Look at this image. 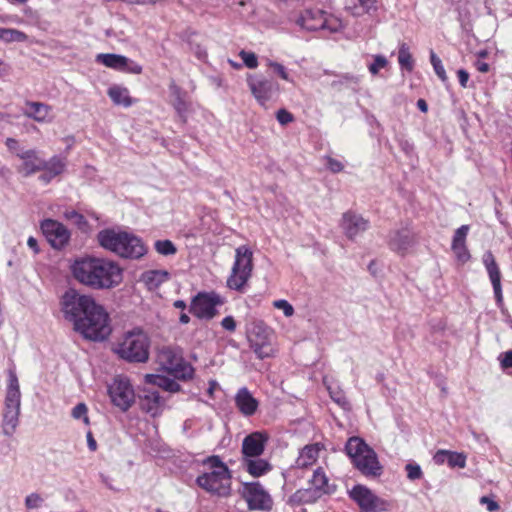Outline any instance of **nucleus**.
<instances>
[{"label":"nucleus","mask_w":512,"mask_h":512,"mask_svg":"<svg viewBox=\"0 0 512 512\" xmlns=\"http://www.w3.org/2000/svg\"><path fill=\"white\" fill-rule=\"evenodd\" d=\"M59 304L63 318L70 322L74 331L84 339L102 342L111 335L109 313L93 296L69 288L60 297Z\"/></svg>","instance_id":"1"},{"label":"nucleus","mask_w":512,"mask_h":512,"mask_svg":"<svg viewBox=\"0 0 512 512\" xmlns=\"http://www.w3.org/2000/svg\"><path fill=\"white\" fill-rule=\"evenodd\" d=\"M73 277L81 284L95 289H111L122 281V269L111 260L86 256L71 265Z\"/></svg>","instance_id":"2"},{"label":"nucleus","mask_w":512,"mask_h":512,"mask_svg":"<svg viewBox=\"0 0 512 512\" xmlns=\"http://www.w3.org/2000/svg\"><path fill=\"white\" fill-rule=\"evenodd\" d=\"M99 245L124 259L137 260L147 253L142 239L133 233L106 228L98 232Z\"/></svg>","instance_id":"3"},{"label":"nucleus","mask_w":512,"mask_h":512,"mask_svg":"<svg viewBox=\"0 0 512 512\" xmlns=\"http://www.w3.org/2000/svg\"><path fill=\"white\" fill-rule=\"evenodd\" d=\"M345 452L353 466L367 478H378L384 468L378 460L377 453L364 439L358 436L350 437L345 444Z\"/></svg>","instance_id":"4"},{"label":"nucleus","mask_w":512,"mask_h":512,"mask_svg":"<svg viewBox=\"0 0 512 512\" xmlns=\"http://www.w3.org/2000/svg\"><path fill=\"white\" fill-rule=\"evenodd\" d=\"M150 338L139 327L127 331L113 348V352L128 363H146L150 355Z\"/></svg>","instance_id":"5"},{"label":"nucleus","mask_w":512,"mask_h":512,"mask_svg":"<svg viewBox=\"0 0 512 512\" xmlns=\"http://www.w3.org/2000/svg\"><path fill=\"white\" fill-rule=\"evenodd\" d=\"M7 387L5 394V413L3 414L4 434L11 435L19 422L21 392L15 365L12 363L7 370Z\"/></svg>","instance_id":"6"},{"label":"nucleus","mask_w":512,"mask_h":512,"mask_svg":"<svg viewBox=\"0 0 512 512\" xmlns=\"http://www.w3.org/2000/svg\"><path fill=\"white\" fill-rule=\"evenodd\" d=\"M253 270V253L245 245L239 246L235 251V261L231 275L227 279V286L236 291H243L250 279Z\"/></svg>","instance_id":"7"},{"label":"nucleus","mask_w":512,"mask_h":512,"mask_svg":"<svg viewBox=\"0 0 512 512\" xmlns=\"http://www.w3.org/2000/svg\"><path fill=\"white\" fill-rule=\"evenodd\" d=\"M297 23L308 31H328L336 33L343 29L342 21L320 8H310L303 11Z\"/></svg>","instance_id":"8"},{"label":"nucleus","mask_w":512,"mask_h":512,"mask_svg":"<svg viewBox=\"0 0 512 512\" xmlns=\"http://www.w3.org/2000/svg\"><path fill=\"white\" fill-rule=\"evenodd\" d=\"M158 357L161 367L174 378L184 381L192 379L194 368L173 348H162Z\"/></svg>","instance_id":"9"},{"label":"nucleus","mask_w":512,"mask_h":512,"mask_svg":"<svg viewBox=\"0 0 512 512\" xmlns=\"http://www.w3.org/2000/svg\"><path fill=\"white\" fill-rule=\"evenodd\" d=\"M224 304V299L216 292H198L192 299L189 312L201 320H211L218 314L217 307Z\"/></svg>","instance_id":"10"},{"label":"nucleus","mask_w":512,"mask_h":512,"mask_svg":"<svg viewBox=\"0 0 512 512\" xmlns=\"http://www.w3.org/2000/svg\"><path fill=\"white\" fill-rule=\"evenodd\" d=\"M348 495L362 512H386L391 509V503L388 500L378 497L371 489L362 484L353 486L348 491Z\"/></svg>","instance_id":"11"},{"label":"nucleus","mask_w":512,"mask_h":512,"mask_svg":"<svg viewBox=\"0 0 512 512\" xmlns=\"http://www.w3.org/2000/svg\"><path fill=\"white\" fill-rule=\"evenodd\" d=\"M246 81L251 94L258 104L263 107L279 95L280 86L278 82L263 74H248Z\"/></svg>","instance_id":"12"},{"label":"nucleus","mask_w":512,"mask_h":512,"mask_svg":"<svg viewBox=\"0 0 512 512\" xmlns=\"http://www.w3.org/2000/svg\"><path fill=\"white\" fill-rule=\"evenodd\" d=\"M108 395L111 402L121 411H127L135 401V393L127 377L117 376L108 386Z\"/></svg>","instance_id":"13"},{"label":"nucleus","mask_w":512,"mask_h":512,"mask_svg":"<svg viewBox=\"0 0 512 512\" xmlns=\"http://www.w3.org/2000/svg\"><path fill=\"white\" fill-rule=\"evenodd\" d=\"M270 337L271 331L262 321L253 323V327L248 334V341L251 349L259 359L272 356L273 347Z\"/></svg>","instance_id":"14"},{"label":"nucleus","mask_w":512,"mask_h":512,"mask_svg":"<svg viewBox=\"0 0 512 512\" xmlns=\"http://www.w3.org/2000/svg\"><path fill=\"white\" fill-rule=\"evenodd\" d=\"M230 481V472H220L219 470L203 473L196 478L199 487L218 496L230 494Z\"/></svg>","instance_id":"15"},{"label":"nucleus","mask_w":512,"mask_h":512,"mask_svg":"<svg viewBox=\"0 0 512 512\" xmlns=\"http://www.w3.org/2000/svg\"><path fill=\"white\" fill-rule=\"evenodd\" d=\"M242 497L246 500L249 510L269 511L273 500L260 482L243 484Z\"/></svg>","instance_id":"16"},{"label":"nucleus","mask_w":512,"mask_h":512,"mask_svg":"<svg viewBox=\"0 0 512 512\" xmlns=\"http://www.w3.org/2000/svg\"><path fill=\"white\" fill-rule=\"evenodd\" d=\"M416 243V234L408 224L393 229L388 234V247L401 256H404Z\"/></svg>","instance_id":"17"},{"label":"nucleus","mask_w":512,"mask_h":512,"mask_svg":"<svg viewBox=\"0 0 512 512\" xmlns=\"http://www.w3.org/2000/svg\"><path fill=\"white\" fill-rule=\"evenodd\" d=\"M40 228L46 240L54 249H62L70 240L69 230L57 220L44 219L40 222Z\"/></svg>","instance_id":"18"},{"label":"nucleus","mask_w":512,"mask_h":512,"mask_svg":"<svg viewBox=\"0 0 512 512\" xmlns=\"http://www.w3.org/2000/svg\"><path fill=\"white\" fill-rule=\"evenodd\" d=\"M340 225L347 238L354 240L369 228V221L360 214L347 211L343 214Z\"/></svg>","instance_id":"19"},{"label":"nucleus","mask_w":512,"mask_h":512,"mask_svg":"<svg viewBox=\"0 0 512 512\" xmlns=\"http://www.w3.org/2000/svg\"><path fill=\"white\" fill-rule=\"evenodd\" d=\"M483 264L489 275L495 299L498 306L503 304L502 286H501V272L496 263L495 257L491 251H486L482 257Z\"/></svg>","instance_id":"20"},{"label":"nucleus","mask_w":512,"mask_h":512,"mask_svg":"<svg viewBox=\"0 0 512 512\" xmlns=\"http://www.w3.org/2000/svg\"><path fill=\"white\" fill-rule=\"evenodd\" d=\"M140 408L142 411L156 417L162 413L165 401L159 391L154 388H143L139 396Z\"/></svg>","instance_id":"21"},{"label":"nucleus","mask_w":512,"mask_h":512,"mask_svg":"<svg viewBox=\"0 0 512 512\" xmlns=\"http://www.w3.org/2000/svg\"><path fill=\"white\" fill-rule=\"evenodd\" d=\"M268 440V436L262 432H253L247 435L242 442L243 458L260 457Z\"/></svg>","instance_id":"22"},{"label":"nucleus","mask_w":512,"mask_h":512,"mask_svg":"<svg viewBox=\"0 0 512 512\" xmlns=\"http://www.w3.org/2000/svg\"><path fill=\"white\" fill-rule=\"evenodd\" d=\"M235 405L244 416H252L256 413L259 402L246 388H240L235 395Z\"/></svg>","instance_id":"23"},{"label":"nucleus","mask_w":512,"mask_h":512,"mask_svg":"<svg viewBox=\"0 0 512 512\" xmlns=\"http://www.w3.org/2000/svg\"><path fill=\"white\" fill-rule=\"evenodd\" d=\"M310 486L318 492L322 497L323 495H331L335 493L337 486L330 484L322 467L314 470L312 478L309 480Z\"/></svg>","instance_id":"24"},{"label":"nucleus","mask_w":512,"mask_h":512,"mask_svg":"<svg viewBox=\"0 0 512 512\" xmlns=\"http://www.w3.org/2000/svg\"><path fill=\"white\" fill-rule=\"evenodd\" d=\"M169 88L171 95L174 98L173 107L181 121L185 123L187 121V113L190 108V103L186 100L187 93L174 83H172Z\"/></svg>","instance_id":"25"},{"label":"nucleus","mask_w":512,"mask_h":512,"mask_svg":"<svg viewBox=\"0 0 512 512\" xmlns=\"http://www.w3.org/2000/svg\"><path fill=\"white\" fill-rule=\"evenodd\" d=\"M242 465L244 469L253 477H260L272 470V465L260 457L243 458Z\"/></svg>","instance_id":"26"},{"label":"nucleus","mask_w":512,"mask_h":512,"mask_svg":"<svg viewBox=\"0 0 512 512\" xmlns=\"http://www.w3.org/2000/svg\"><path fill=\"white\" fill-rule=\"evenodd\" d=\"M20 159L23 160V169L26 175L42 171L45 168V160L38 157L37 152L33 149L22 152Z\"/></svg>","instance_id":"27"},{"label":"nucleus","mask_w":512,"mask_h":512,"mask_svg":"<svg viewBox=\"0 0 512 512\" xmlns=\"http://www.w3.org/2000/svg\"><path fill=\"white\" fill-rule=\"evenodd\" d=\"M144 381L145 384L157 386L171 393L179 392L181 389V386L175 380L159 374H146Z\"/></svg>","instance_id":"28"},{"label":"nucleus","mask_w":512,"mask_h":512,"mask_svg":"<svg viewBox=\"0 0 512 512\" xmlns=\"http://www.w3.org/2000/svg\"><path fill=\"white\" fill-rule=\"evenodd\" d=\"M321 496L311 486L305 489H298L289 498L288 504L299 506L302 504H311L319 500Z\"/></svg>","instance_id":"29"},{"label":"nucleus","mask_w":512,"mask_h":512,"mask_svg":"<svg viewBox=\"0 0 512 512\" xmlns=\"http://www.w3.org/2000/svg\"><path fill=\"white\" fill-rule=\"evenodd\" d=\"M127 57L114 53H100L96 56V62L108 68L122 72L126 64Z\"/></svg>","instance_id":"30"},{"label":"nucleus","mask_w":512,"mask_h":512,"mask_svg":"<svg viewBox=\"0 0 512 512\" xmlns=\"http://www.w3.org/2000/svg\"><path fill=\"white\" fill-rule=\"evenodd\" d=\"M50 110L51 108L44 103L28 101L26 102L25 114L37 122H43L46 120Z\"/></svg>","instance_id":"31"},{"label":"nucleus","mask_w":512,"mask_h":512,"mask_svg":"<svg viewBox=\"0 0 512 512\" xmlns=\"http://www.w3.org/2000/svg\"><path fill=\"white\" fill-rule=\"evenodd\" d=\"M320 448L318 444L306 445L296 460L298 467H308L316 462Z\"/></svg>","instance_id":"32"},{"label":"nucleus","mask_w":512,"mask_h":512,"mask_svg":"<svg viewBox=\"0 0 512 512\" xmlns=\"http://www.w3.org/2000/svg\"><path fill=\"white\" fill-rule=\"evenodd\" d=\"M108 96L111 98L114 104L124 107H130L133 102L129 96L128 89L117 85H114L108 89Z\"/></svg>","instance_id":"33"},{"label":"nucleus","mask_w":512,"mask_h":512,"mask_svg":"<svg viewBox=\"0 0 512 512\" xmlns=\"http://www.w3.org/2000/svg\"><path fill=\"white\" fill-rule=\"evenodd\" d=\"M169 273L164 270H150L142 275V280L150 288H157L168 279Z\"/></svg>","instance_id":"34"},{"label":"nucleus","mask_w":512,"mask_h":512,"mask_svg":"<svg viewBox=\"0 0 512 512\" xmlns=\"http://www.w3.org/2000/svg\"><path fill=\"white\" fill-rule=\"evenodd\" d=\"M359 3V7H348L351 14L355 17H360L363 14H372L375 13L378 9L377 0H357Z\"/></svg>","instance_id":"35"},{"label":"nucleus","mask_w":512,"mask_h":512,"mask_svg":"<svg viewBox=\"0 0 512 512\" xmlns=\"http://www.w3.org/2000/svg\"><path fill=\"white\" fill-rule=\"evenodd\" d=\"M398 62L402 69L411 72L414 68V60L406 43H401L398 51Z\"/></svg>","instance_id":"36"},{"label":"nucleus","mask_w":512,"mask_h":512,"mask_svg":"<svg viewBox=\"0 0 512 512\" xmlns=\"http://www.w3.org/2000/svg\"><path fill=\"white\" fill-rule=\"evenodd\" d=\"M65 168V159L59 156H53L49 161L45 160V168L43 170H48L52 174V176L56 177L62 174Z\"/></svg>","instance_id":"37"},{"label":"nucleus","mask_w":512,"mask_h":512,"mask_svg":"<svg viewBox=\"0 0 512 512\" xmlns=\"http://www.w3.org/2000/svg\"><path fill=\"white\" fill-rule=\"evenodd\" d=\"M154 248L157 253L164 256L174 255L177 252L176 246L170 240H157L154 244Z\"/></svg>","instance_id":"38"},{"label":"nucleus","mask_w":512,"mask_h":512,"mask_svg":"<svg viewBox=\"0 0 512 512\" xmlns=\"http://www.w3.org/2000/svg\"><path fill=\"white\" fill-rule=\"evenodd\" d=\"M360 78L353 74H343L340 76L339 80H335L332 82V87L340 89L342 86L351 87L354 89L355 85H358Z\"/></svg>","instance_id":"39"},{"label":"nucleus","mask_w":512,"mask_h":512,"mask_svg":"<svg viewBox=\"0 0 512 512\" xmlns=\"http://www.w3.org/2000/svg\"><path fill=\"white\" fill-rule=\"evenodd\" d=\"M27 40V35L16 29L2 28V41L5 42H24Z\"/></svg>","instance_id":"40"},{"label":"nucleus","mask_w":512,"mask_h":512,"mask_svg":"<svg viewBox=\"0 0 512 512\" xmlns=\"http://www.w3.org/2000/svg\"><path fill=\"white\" fill-rule=\"evenodd\" d=\"M430 61H431V64L434 68L436 75L441 79L442 82H447L448 77H447L445 69L442 65V61L435 54V52L433 50H431V52H430Z\"/></svg>","instance_id":"41"},{"label":"nucleus","mask_w":512,"mask_h":512,"mask_svg":"<svg viewBox=\"0 0 512 512\" xmlns=\"http://www.w3.org/2000/svg\"><path fill=\"white\" fill-rule=\"evenodd\" d=\"M203 464L208 465L212 471L230 472L228 466L217 455L207 457Z\"/></svg>","instance_id":"42"},{"label":"nucleus","mask_w":512,"mask_h":512,"mask_svg":"<svg viewBox=\"0 0 512 512\" xmlns=\"http://www.w3.org/2000/svg\"><path fill=\"white\" fill-rule=\"evenodd\" d=\"M447 463L451 468H464L466 466V456L463 453L450 451Z\"/></svg>","instance_id":"43"},{"label":"nucleus","mask_w":512,"mask_h":512,"mask_svg":"<svg viewBox=\"0 0 512 512\" xmlns=\"http://www.w3.org/2000/svg\"><path fill=\"white\" fill-rule=\"evenodd\" d=\"M239 56L242 59L243 63L249 69H255L258 66V59L255 53L241 50L239 52Z\"/></svg>","instance_id":"44"},{"label":"nucleus","mask_w":512,"mask_h":512,"mask_svg":"<svg viewBox=\"0 0 512 512\" xmlns=\"http://www.w3.org/2000/svg\"><path fill=\"white\" fill-rule=\"evenodd\" d=\"M469 229V225L460 226L454 233L452 245L466 244V237Z\"/></svg>","instance_id":"45"},{"label":"nucleus","mask_w":512,"mask_h":512,"mask_svg":"<svg viewBox=\"0 0 512 512\" xmlns=\"http://www.w3.org/2000/svg\"><path fill=\"white\" fill-rule=\"evenodd\" d=\"M388 64V61L386 59L385 56L383 55H376L374 57V61L373 63H371L369 65V72L372 74V75H376L380 69L386 67Z\"/></svg>","instance_id":"46"},{"label":"nucleus","mask_w":512,"mask_h":512,"mask_svg":"<svg viewBox=\"0 0 512 512\" xmlns=\"http://www.w3.org/2000/svg\"><path fill=\"white\" fill-rule=\"evenodd\" d=\"M405 470L407 472L408 479L411 481L418 480V479L422 478V476H423L421 467L418 464L408 463L405 466Z\"/></svg>","instance_id":"47"},{"label":"nucleus","mask_w":512,"mask_h":512,"mask_svg":"<svg viewBox=\"0 0 512 512\" xmlns=\"http://www.w3.org/2000/svg\"><path fill=\"white\" fill-rule=\"evenodd\" d=\"M451 248L459 261L464 263L470 259L466 244L451 245Z\"/></svg>","instance_id":"48"},{"label":"nucleus","mask_w":512,"mask_h":512,"mask_svg":"<svg viewBox=\"0 0 512 512\" xmlns=\"http://www.w3.org/2000/svg\"><path fill=\"white\" fill-rule=\"evenodd\" d=\"M87 412H88L87 406L84 403H79L72 409V417L75 419L82 418L84 420V422L86 424H88L89 418L87 416Z\"/></svg>","instance_id":"49"},{"label":"nucleus","mask_w":512,"mask_h":512,"mask_svg":"<svg viewBox=\"0 0 512 512\" xmlns=\"http://www.w3.org/2000/svg\"><path fill=\"white\" fill-rule=\"evenodd\" d=\"M42 502V497L37 493H31L25 498V506L28 509H36L41 506Z\"/></svg>","instance_id":"50"},{"label":"nucleus","mask_w":512,"mask_h":512,"mask_svg":"<svg viewBox=\"0 0 512 512\" xmlns=\"http://www.w3.org/2000/svg\"><path fill=\"white\" fill-rule=\"evenodd\" d=\"M64 215L68 220L73 221L78 226L87 224L85 217L82 214H80L79 212H77L76 210L66 211Z\"/></svg>","instance_id":"51"},{"label":"nucleus","mask_w":512,"mask_h":512,"mask_svg":"<svg viewBox=\"0 0 512 512\" xmlns=\"http://www.w3.org/2000/svg\"><path fill=\"white\" fill-rule=\"evenodd\" d=\"M142 70L143 68L140 64L127 58L126 64L124 65L122 72L130 74H141Z\"/></svg>","instance_id":"52"},{"label":"nucleus","mask_w":512,"mask_h":512,"mask_svg":"<svg viewBox=\"0 0 512 512\" xmlns=\"http://www.w3.org/2000/svg\"><path fill=\"white\" fill-rule=\"evenodd\" d=\"M276 119L281 125H287L294 120V116L286 109H279L276 113Z\"/></svg>","instance_id":"53"},{"label":"nucleus","mask_w":512,"mask_h":512,"mask_svg":"<svg viewBox=\"0 0 512 512\" xmlns=\"http://www.w3.org/2000/svg\"><path fill=\"white\" fill-rule=\"evenodd\" d=\"M274 306L278 309H282L286 317H290L294 314L293 306L284 299L275 301Z\"/></svg>","instance_id":"54"},{"label":"nucleus","mask_w":512,"mask_h":512,"mask_svg":"<svg viewBox=\"0 0 512 512\" xmlns=\"http://www.w3.org/2000/svg\"><path fill=\"white\" fill-rule=\"evenodd\" d=\"M269 67H271L273 69V71L279 75L280 78H282L283 80H286V81H289V75L286 71V68L278 63V62H273V61H269L268 63Z\"/></svg>","instance_id":"55"},{"label":"nucleus","mask_w":512,"mask_h":512,"mask_svg":"<svg viewBox=\"0 0 512 512\" xmlns=\"http://www.w3.org/2000/svg\"><path fill=\"white\" fill-rule=\"evenodd\" d=\"M5 143H6L7 148L9 149V151L14 153L19 158H20V155L22 152L27 151V150H24L22 147H20L19 142L16 139L7 138Z\"/></svg>","instance_id":"56"},{"label":"nucleus","mask_w":512,"mask_h":512,"mask_svg":"<svg viewBox=\"0 0 512 512\" xmlns=\"http://www.w3.org/2000/svg\"><path fill=\"white\" fill-rule=\"evenodd\" d=\"M500 366L503 370L512 368V350L501 353L498 357Z\"/></svg>","instance_id":"57"},{"label":"nucleus","mask_w":512,"mask_h":512,"mask_svg":"<svg viewBox=\"0 0 512 512\" xmlns=\"http://www.w3.org/2000/svg\"><path fill=\"white\" fill-rule=\"evenodd\" d=\"M221 326L229 332H234L236 330V321L233 316H226L222 319Z\"/></svg>","instance_id":"58"},{"label":"nucleus","mask_w":512,"mask_h":512,"mask_svg":"<svg viewBox=\"0 0 512 512\" xmlns=\"http://www.w3.org/2000/svg\"><path fill=\"white\" fill-rule=\"evenodd\" d=\"M327 167L333 173H338L342 171L344 168L343 164L340 161L331 157H328L327 159Z\"/></svg>","instance_id":"59"},{"label":"nucleus","mask_w":512,"mask_h":512,"mask_svg":"<svg viewBox=\"0 0 512 512\" xmlns=\"http://www.w3.org/2000/svg\"><path fill=\"white\" fill-rule=\"evenodd\" d=\"M449 450H438L433 456V460L436 464L442 465L448 462Z\"/></svg>","instance_id":"60"},{"label":"nucleus","mask_w":512,"mask_h":512,"mask_svg":"<svg viewBox=\"0 0 512 512\" xmlns=\"http://www.w3.org/2000/svg\"><path fill=\"white\" fill-rule=\"evenodd\" d=\"M480 503L481 504H486L487 505V510L489 512H494V511L498 510L499 507H500L499 504L496 501H494L493 499H491L488 496H482L480 498Z\"/></svg>","instance_id":"61"},{"label":"nucleus","mask_w":512,"mask_h":512,"mask_svg":"<svg viewBox=\"0 0 512 512\" xmlns=\"http://www.w3.org/2000/svg\"><path fill=\"white\" fill-rule=\"evenodd\" d=\"M457 75L461 87L466 88L468 86L469 73L465 69H459Z\"/></svg>","instance_id":"62"},{"label":"nucleus","mask_w":512,"mask_h":512,"mask_svg":"<svg viewBox=\"0 0 512 512\" xmlns=\"http://www.w3.org/2000/svg\"><path fill=\"white\" fill-rule=\"evenodd\" d=\"M27 245L30 249L33 250V252L35 254H38L40 252V248H39V245H38V241L36 238L34 237H29L28 240H27Z\"/></svg>","instance_id":"63"},{"label":"nucleus","mask_w":512,"mask_h":512,"mask_svg":"<svg viewBox=\"0 0 512 512\" xmlns=\"http://www.w3.org/2000/svg\"><path fill=\"white\" fill-rule=\"evenodd\" d=\"M87 445L90 451H96L97 442L90 431L87 433Z\"/></svg>","instance_id":"64"}]
</instances>
